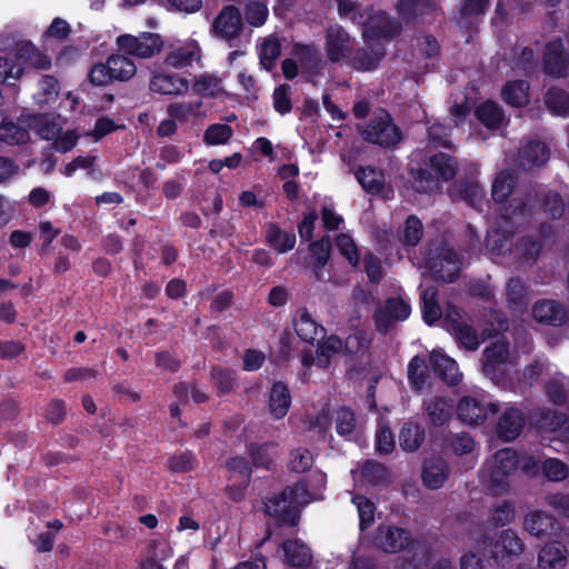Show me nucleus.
<instances>
[{
    "instance_id": "1",
    "label": "nucleus",
    "mask_w": 569,
    "mask_h": 569,
    "mask_svg": "<svg viewBox=\"0 0 569 569\" xmlns=\"http://www.w3.org/2000/svg\"><path fill=\"white\" fill-rule=\"evenodd\" d=\"M339 13L365 26L363 38L371 48V53L366 50L359 51L353 58V67L361 71H368L377 67L385 54L382 39H390L396 36L400 28L391 21L385 12H377L365 19L362 13L357 12V4L352 0H337Z\"/></svg>"
},
{
    "instance_id": "2",
    "label": "nucleus",
    "mask_w": 569,
    "mask_h": 569,
    "mask_svg": "<svg viewBox=\"0 0 569 569\" xmlns=\"http://www.w3.org/2000/svg\"><path fill=\"white\" fill-rule=\"evenodd\" d=\"M28 67L47 70L51 58L29 40H20L4 51H0V83L14 84L26 73Z\"/></svg>"
},
{
    "instance_id": "3",
    "label": "nucleus",
    "mask_w": 569,
    "mask_h": 569,
    "mask_svg": "<svg viewBox=\"0 0 569 569\" xmlns=\"http://www.w3.org/2000/svg\"><path fill=\"white\" fill-rule=\"evenodd\" d=\"M529 212L521 200L512 199L508 207L503 208L501 212L499 227L491 229L487 234V248L497 254L511 250L509 240L506 234L511 230L508 228L519 227L527 221Z\"/></svg>"
},
{
    "instance_id": "4",
    "label": "nucleus",
    "mask_w": 569,
    "mask_h": 569,
    "mask_svg": "<svg viewBox=\"0 0 569 569\" xmlns=\"http://www.w3.org/2000/svg\"><path fill=\"white\" fill-rule=\"evenodd\" d=\"M310 498L303 488L288 487L264 501V511L284 523L296 525L300 508L308 505Z\"/></svg>"
},
{
    "instance_id": "5",
    "label": "nucleus",
    "mask_w": 569,
    "mask_h": 569,
    "mask_svg": "<svg viewBox=\"0 0 569 569\" xmlns=\"http://www.w3.org/2000/svg\"><path fill=\"white\" fill-rule=\"evenodd\" d=\"M28 128L33 129L42 139L54 141V148L60 152H68L78 141L79 136L72 131H62L60 119L46 114H27L22 119Z\"/></svg>"
},
{
    "instance_id": "6",
    "label": "nucleus",
    "mask_w": 569,
    "mask_h": 569,
    "mask_svg": "<svg viewBox=\"0 0 569 569\" xmlns=\"http://www.w3.org/2000/svg\"><path fill=\"white\" fill-rule=\"evenodd\" d=\"M518 457L512 449H502L486 462L483 477L495 492L506 491L516 471Z\"/></svg>"
},
{
    "instance_id": "7",
    "label": "nucleus",
    "mask_w": 569,
    "mask_h": 569,
    "mask_svg": "<svg viewBox=\"0 0 569 569\" xmlns=\"http://www.w3.org/2000/svg\"><path fill=\"white\" fill-rule=\"evenodd\" d=\"M137 73L132 59L122 53L111 54L104 63L92 67L89 78L93 84L104 86L111 81H128Z\"/></svg>"
},
{
    "instance_id": "8",
    "label": "nucleus",
    "mask_w": 569,
    "mask_h": 569,
    "mask_svg": "<svg viewBox=\"0 0 569 569\" xmlns=\"http://www.w3.org/2000/svg\"><path fill=\"white\" fill-rule=\"evenodd\" d=\"M430 171L419 172L415 188L419 192H433L440 188L441 181H448L456 174L457 166L446 153H438L430 159Z\"/></svg>"
},
{
    "instance_id": "9",
    "label": "nucleus",
    "mask_w": 569,
    "mask_h": 569,
    "mask_svg": "<svg viewBox=\"0 0 569 569\" xmlns=\"http://www.w3.org/2000/svg\"><path fill=\"white\" fill-rule=\"evenodd\" d=\"M116 44L119 51L139 59H150L163 48L161 37L152 32H141L139 36L120 34L116 39Z\"/></svg>"
},
{
    "instance_id": "10",
    "label": "nucleus",
    "mask_w": 569,
    "mask_h": 569,
    "mask_svg": "<svg viewBox=\"0 0 569 569\" xmlns=\"http://www.w3.org/2000/svg\"><path fill=\"white\" fill-rule=\"evenodd\" d=\"M361 133L367 141L385 147L393 146L401 139L398 127L392 123L389 113L385 110L375 114Z\"/></svg>"
},
{
    "instance_id": "11",
    "label": "nucleus",
    "mask_w": 569,
    "mask_h": 569,
    "mask_svg": "<svg viewBox=\"0 0 569 569\" xmlns=\"http://www.w3.org/2000/svg\"><path fill=\"white\" fill-rule=\"evenodd\" d=\"M498 412V405L485 398L467 396L457 406L458 418L469 426L483 425Z\"/></svg>"
},
{
    "instance_id": "12",
    "label": "nucleus",
    "mask_w": 569,
    "mask_h": 569,
    "mask_svg": "<svg viewBox=\"0 0 569 569\" xmlns=\"http://www.w3.org/2000/svg\"><path fill=\"white\" fill-rule=\"evenodd\" d=\"M202 50L196 39L173 40L168 46L164 64L172 69H184L200 62Z\"/></svg>"
},
{
    "instance_id": "13",
    "label": "nucleus",
    "mask_w": 569,
    "mask_h": 569,
    "mask_svg": "<svg viewBox=\"0 0 569 569\" xmlns=\"http://www.w3.org/2000/svg\"><path fill=\"white\" fill-rule=\"evenodd\" d=\"M342 341L336 337H328L316 350L307 348L301 352V365L303 372L301 373V380L307 381V370L316 366L318 368H327L333 356L338 355L342 350Z\"/></svg>"
},
{
    "instance_id": "14",
    "label": "nucleus",
    "mask_w": 569,
    "mask_h": 569,
    "mask_svg": "<svg viewBox=\"0 0 569 569\" xmlns=\"http://www.w3.org/2000/svg\"><path fill=\"white\" fill-rule=\"evenodd\" d=\"M488 548H490V553L495 561L498 565H503L507 557L519 555L523 549V545L515 531L505 530L496 542H488L483 539L476 546L477 552L483 555Z\"/></svg>"
},
{
    "instance_id": "15",
    "label": "nucleus",
    "mask_w": 569,
    "mask_h": 569,
    "mask_svg": "<svg viewBox=\"0 0 569 569\" xmlns=\"http://www.w3.org/2000/svg\"><path fill=\"white\" fill-rule=\"evenodd\" d=\"M375 541L387 552H399L405 548L413 550L421 548L420 542L412 540L407 530L389 525H381L378 528Z\"/></svg>"
},
{
    "instance_id": "16",
    "label": "nucleus",
    "mask_w": 569,
    "mask_h": 569,
    "mask_svg": "<svg viewBox=\"0 0 569 569\" xmlns=\"http://www.w3.org/2000/svg\"><path fill=\"white\" fill-rule=\"evenodd\" d=\"M411 312L408 301L403 298H391L375 312V322L378 331L387 332L397 321L406 320Z\"/></svg>"
},
{
    "instance_id": "17",
    "label": "nucleus",
    "mask_w": 569,
    "mask_h": 569,
    "mask_svg": "<svg viewBox=\"0 0 569 569\" xmlns=\"http://www.w3.org/2000/svg\"><path fill=\"white\" fill-rule=\"evenodd\" d=\"M149 88L158 94L183 96L189 90V81L177 73L156 69L152 71Z\"/></svg>"
},
{
    "instance_id": "18",
    "label": "nucleus",
    "mask_w": 569,
    "mask_h": 569,
    "mask_svg": "<svg viewBox=\"0 0 569 569\" xmlns=\"http://www.w3.org/2000/svg\"><path fill=\"white\" fill-rule=\"evenodd\" d=\"M446 321L449 323L451 330L461 346L469 350H475L479 347L480 340L473 329L463 322L462 315L459 309L449 307L446 313Z\"/></svg>"
},
{
    "instance_id": "19",
    "label": "nucleus",
    "mask_w": 569,
    "mask_h": 569,
    "mask_svg": "<svg viewBox=\"0 0 569 569\" xmlns=\"http://www.w3.org/2000/svg\"><path fill=\"white\" fill-rule=\"evenodd\" d=\"M241 27L242 22L239 10L228 6L214 19L212 30L220 38L232 40L239 36Z\"/></svg>"
},
{
    "instance_id": "20",
    "label": "nucleus",
    "mask_w": 569,
    "mask_h": 569,
    "mask_svg": "<svg viewBox=\"0 0 569 569\" xmlns=\"http://www.w3.org/2000/svg\"><path fill=\"white\" fill-rule=\"evenodd\" d=\"M292 54L299 62L302 73L310 81H313L325 66L321 53L312 46L296 44Z\"/></svg>"
},
{
    "instance_id": "21",
    "label": "nucleus",
    "mask_w": 569,
    "mask_h": 569,
    "mask_svg": "<svg viewBox=\"0 0 569 569\" xmlns=\"http://www.w3.org/2000/svg\"><path fill=\"white\" fill-rule=\"evenodd\" d=\"M525 418L520 409L513 406H506L498 422V435L506 441L516 439L522 427Z\"/></svg>"
},
{
    "instance_id": "22",
    "label": "nucleus",
    "mask_w": 569,
    "mask_h": 569,
    "mask_svg": "<svg viewBox=\"0 0 569 569\" xmlns=\"http://www.w3.org/2000/svg\"><path fill=\"white\" fill-rule=\"evenodd\" d=\"M326 51L332 62L340 61L350 52V37L339 26H332L327 30Z\"/></svg>"
},
{
    "instance_id": "23",
    "label": "nucleus",
    "mask_w": 569,
    "mask_h": 569,
    "mask_svg": "<svg viewBox=\"0 0 569 569\" xmlns=\"http://www.w3.org/2000/svg\"><path fill=\"white\" fill-rule=\"evenodd\" d=\"M452 401L441 396H433L423 400V411L428 421L433 426H442L452 415Z\"/></svg>"
},
{
    "instance_id": "24",
    "label": "nucleus",
    "mask_w": 569,
    "mask_h": 569,
    "mask_svg": "<svg viewBox=\"0 0 569 569\" xmlns=\"http://www.w3.org/2000/svg\"><path fill=\"white\" fill-rule=\"evenodd\" d=\"M201 108V101H174L168 104L167 114L178 123L184 124L203 119L206 114Z\"/></svg>"
},
{
    "instance_id": "25",
    "label": "nucleus",
    "mask_w": 569,
    "mask_h": 569,
    "mask_svg": "<svg viewBox=\"0 0 569 569\" xmlns=\"http://www.w3.org/2000/svg\"><path fill=\"white\" fill-rule=\"evenodd\" d=\"M483 371L492 379L497 378L501 367H505L509 359V353L503 341H497L490 347H487L483 352Z\"/></svg>"
},
{
    "instance_id": "26",
    "label": "nucleus",
    "mask_w": 569,
    "mask_h": 569,
    "mask_svg": "<svg viewBox=\"0 0 569 569\" xmlns=\"http://www.w3.org/2000/svg\"><path fill=\"white\" fill-rule=\"evenodd\" d=\"M429 268L436 276L446 282H451L460 270V262L456 252L451 249H443L441 259H432L429 261Z\"/></svg>"
},
{
    "instance_id": "27",
    "label": "nucleus",
    "mask_w": 569,
    "mask_h": 569,
    "mask_svg": "<svg viewBox=\"0 0 569 569\" xmlns=\"http://www.w3.org/2000/svg\"><path fill=\"white\" fill-rule=\"evenodd\" d=\"M430 363L435 372L448 385H456L460 381L462 375L459 371L457 362L440 350H433L430 353Z\"/></svg>"
},
{
    "instance_id": "28",
    "label": "nucleus",
    "mask_w": 569,
    "mask_h": 569,
    "mask_svg": "<svg viewBox=\"0 0 569 569\" xmlns=\"http://www.w3.org/2000/svg\"><path fill=\"white\" fill-rule=\"evenodd\" d=\"M549 158L547 147L539 141H528L518 152V162L523 169H532L546 163Z\"/></svg>"
},
{
    "instance_id": "29",
    "label": "nucleus",
    "mask_w": 569,
    "mask_h": 569,
    "mask_svg": "<svg viewBox=\"0 0 569 569\" xmlns=\"http://www.w3.org/2000/svg\"><path fill=\"white\" fill-rule=\"evenodd\" d=\"M545 70L552 77H561L565 74L568 66V57L563 52L560 41L550 42L545 51Z\"/></svg>"
},
{
    "instance_id": "30",
    "label": "nucleus",
    "mask_w": 569,
    "mask_h": 569,
    "mask_svg": "<svg viewBox=\"0 0 569 569\" xmlns=\"http://www.w3.org/2000/svg\"><path fill=\"white\" fill-rule=\"evenodd\" d=\"M356 178L367 192L389 198L390 190L386 187V179L381 171L369 167L362 168L357 171Z\"/></svg>"
},
{
    "instance_id": "31",
    "label": "nucleus",
    "mask_w": 569,
    "mask_h": 569,
    "mask_svg": "<svg viewBox=\"0 0 569 569\" xmlns=\"http://www.w3.org/2000/svg\"><path fill=\"white\" fill-rule=\"evenodd\" d=\"M532 316L540 323L559 326L563 322L566 313L561 306L552 300H541L535 303Z\"/></svg>"
},
{
    "instance_id": "32",
    "label": "nucleus",
    "mask_w": 569,
    "mask_h": 569,
    "mask_svg": "<svg viewBox=\"0 0 569 569\" xmlns=\"http://www.w3.org/2000/svg\"><path fill=\"white\" fill-rule=\"evenodd\" d=\"M477 119L489 130H498L507 122L503 110L493 101L479 104L475 111Z\"/></svg>"
},
{
    "instance_id": "33",
    "label": "nucleus",
    "mask_w": 569,
    "mask_h": 569,
    "mask_svg": "<svg viewBox=\"0 0 569 569\" xmlns=\"http://www.w3.org/2000/svg\"><path fill=\"white\" fill-rule=\"evenodd\" d=\"M448 478V466L440 458L429 459L422 469V481L429 489H438L443 486Z\"/></svg>"
},
{
    "instance_id": "34",
    "label": "nucleus",
    "mask_w": 569,
    "mask_h": 569,
    "mask_svg": "<svg viewBox=\"0 0 569 569\" xmlns=\"http://www.w3.org/2000/svg\"><path fill=\"white\" fill-rule=\"evenodd\" d=\"M286 561L292 567L305 568L311 563L312 555L310 549L300 540H287L282 545Z\"/></svg>"
},
{
    "instance_id": "35",
    "label": "nucleus",
    "mask_w": 569,
    "mask_h": 569,
    "mask_svg": "<svg viewBox=\"0 0 569 569\" xmlns=\"http://www.w3.org/2000/svg\"><path fill=\"white\" fill-rule=\"evenodd\" d=\"M291 396L287 385L282 382L273 383L269 395V411L276 419L283 418L290 407Z\"/></svg>"
},
{
    "instance_id": "36",
    "label": "nucleus",
    "mask_w": 569,
    "mask_h": 569,
    "mask_svg": "<svg viewBox=\"0 0 569 569\" xmlns=\"http://www.w3.org/2000/svg\"><path fill=\"white\" fill-rule=\"evenodd\" d=\"M567 551L559 543L546 545L539 552L538 565L540 569H565Z\"/></svg>"
},
{
    "instance_id": "37",
    "label": "nucleus",
    "mask_w": 569,
    "mask_h": 569,
    "mask_svg": "<svg viewBox=\"0 0 569 569\" xmlns=\"http://www.w3.org/2000/svg\"><path fill=\"white\" fill-rule=\"evenodd\" d=\"M26 117L27 114L22 116L17 123L3 120L0 124V141L11 146L27 143L30 134L27 130L28 123L22 121Z\"/></svg>"
},
{
    "instance_id": "38",
    "label": "nucleus",
    "mask_w": 569,
    "mask_h": 569,
    "mask_svg": "<svg viewBox=\"0 0 569 569\" xmlns=\"http://www.w3.org/2000/svg\"><path fill=\"white\" fill-rule=\"evenodd\" d=\"M553 519L543 511H531L525 516L523 529L535 537L546 536L553 528Z\"/></svg>"
},
{
    "instance_id": "39",
    "label": "nucleus",
    "mask_w": 569,
    "mask_h": 569,
    "mask_svg": "<svg viewBox=\"0 0 569 569\" xmlns=\"http://www.w3.org/2000/svg\"><path fill=\"white\" fill-rule=\"evenodd\" d=\"M503 100L512 107H523L529 102V84L526 81H510L501 91Z\"/></svg>"
},
{
    "instance_id": "40",
    "label": "nucleus",
    "mask_w": 569,
    "mask_h": 569,
    "mask_svg": "<svg viewBox=\"0 0 569 569\" xmlns=\"http://www.w3.org/2000/svg\"><path fill=\"white\" fill-rule=\"evenodd\" d=\"M192 89L198 96L203 98H213L223 92L221 79L216 74L207 72L194 77Z\"/></svg>"
},
{
    "instance_id": "41",
    "label": "nucleus",
    "mask_w": 569,
    "mask_h": 569,
    "mask_svg": "<svg viewBox=\"0 0 569 569\" xmlns=\"http://www.w3.org/2000/svg\"><path fill=\"white\" fill-rule=\"evenodd\" d=\"M333 419L336 431L339 436L347 439H352L356 436L359 425L356 415L351 409L346 407L338 409Z\"/></svg>"
},
{
    "instance_id": "42",
    "label": "nucleus",
    "mask_w": 569,
    "mask_h": 569,
    "mask_svg": "<svg viewBox=\"0 0 569 569\" xmlns=\"http://www.w3.org/2000/svg\"><path fill=\"white\" fill-rule=\"evenodd\" d=\"M266 240L278 253H284L293 249L296 234L293 232L283 231L276 224H270L266 232Z\"/></svg>"
},
{
    "instance_id": "43",
    "label": "nucleus",
    "mask_w": 569,
    "mask_h": 569,
    "mask_svg": "<svg viewBox=\"0 0 569 569\" xmlns=\"http://www.w3.org/2000/svg\"><path fill=\"white\" fill-rule=\"evenodd\" d=\"M295 330L301 340L312 342L321 333L322 328L306 310H299L295 318Z\"/></svg>"
},
{
    "instance_id": "44",
    "label": "nucleus",
    "mask_w": 569,
    "mask_h": 569,
    "mask_svg": "<svg viewBox=\"0 0 569 569\" xmlns=\"http://www.w3.org/2000/svg\"><path fill=\"white\" fill-rule=\"evenodd\" d=\"M425 439V430L415 422H407L399 432V443L405 451L417 450Z\"/></svg>"
},
{
    "instance_id": "45",
    "label": "nucleus",
    "mask_w": 569,
    "mask_h": 569,
    "mask_svg": "<svg viewBox=\"0 0 569 569\" xmlns=\"http://www.w3.org/2000/svg\"><path fill=\"white\" fill-rule=\"evenodd\" d=\"M310 252L318 262L319 267L316 268L315 274L319 281H328L329 273L323 269L329 260L330 256V241L328 239H321L320 241L310 244Z\"/></svg>"
},
{
    "instance_id": "46",
    "label": "nucleus",
    "mask_w": 569,
    "mask_h": 569,
    "mask_svg": "<svg viewBox=\"0 0 569 569\" xmlns=\"http://www.w3.org/2000/svg\"><path fill=\"white\" fill-rule=\"evenodd\" d=\"M436 298L437 290L433 287H428L421 292L422 316L428 325H432L441 317V310Z\"/></svg>"
},
{
    "instance_id": "47",
    "label": "nucleus",
    "mask_w": 569,
    "mask_h": 569,
    "mask_svg": "<svg viewBox=\"0 0 569 569\" xmlns=\"http://www.w3.org/2000/svg\"><path fill=\"white\" fill-rule=\"evenodd\" d=\"M351 473L356 482L367 481L372 485L386 478L385 467L375 461H367L360 470H352Z\"/></svg>"
},
{
    "instance_id": "48",
    "label": "nucleus",
    "mask_w": 569,
    "mask_h": 569,
    "mask_svg": "<svg viewBox=\"0 0 569 569\" xmlns=\"http://www.w3.org/2000/svg\"><path fill=\"white\" fill-rule=\"evenodd\" d=\"M281 48L277 38H264L259 46V58L261 66L270 71L280 54Z\"/></svg>"
},
{
    "instance_id": "49",
    "label": "nucleus",
    "mask_w": 569,
    "mask_h": 569,
    "mask_svg": "<svg viewBox=\"0 0 569 569\" xmlns=\"http://www.w3.org/2000/svg\"><path fill=\"white\" fill-rule=\"evenodd\" d=\"M148 556L152 563L159 565L173 556V548L166 538L158 536L150 540Z\"/></svg>"
},
{
    "instance_id": "50",
    "label": "nucleus",
    "mask_w": 569,
    "mask_h": 569,
    "mask_svg": "<svg viewBox=\"0 0 569 569\" xmlns=\"http://www.w3.org/2000/svg\"><path fill=\"white\" fill-rule=\"evenodd\" d=\"M232 129L228 124L213 123L209 126L203 134V141L208 146L226 144L232 137Z\"/></svg>"
},
{
    "instance_id": "51",
    "label": "nucleus",
    "mask_w": 569,
    "mask_h": 569,
    "mask_svg": "<svg viewBox=\"0 0 569 569\" xmlns=\"http://www.w3.org/2000/svg\"><path fill=\"white\" fill-rule=\"evenodd\" d=\"M58 93V81L53 77L44 76L39 81V89L34 94V99L39 104H49L57 99Z\"/></svg>"
},
{
    "instance_id": "52",
    "label": "nucleus",
    "mask_w": 569,
    "mask_h": 569,
    "mask_svg": "<svg viewBox=\"0 0 569 569\" xmlns=\"http://www.w3.org/2000/svg\"><path fill=\"white\" fill-rule=\"evenodd\" d=\"M425 360L420 357H413L408 366V378L416 390L420 391L423 389L427 382L428 372Z\"/></svg>"
},
{
    "instance_id": "53",
    "label": "nucleus",
    "mask_w": 569,
    "mask_h": 569,
    "mask_svg": "<svg viewBox=\"0 0 569 569\" xmlns=\"http://www.w3.org/2000/svg\"><path fill=\"white\" fill-rule=\"evenodd\" d=\"M545 102L548 109L555 114H566L569 112V94L560 89H550Z\"/></svg>"
},
{
    "instance_id": "54",
    "label": "nucleus",
    "mask_w": 569,
    "mask_h": 569,
    "mask_svg": "<svg viewBox=\"0 0 569 569\" xmlns=\"http://www.w3.org/2000/svg\"><path fill=\"white\" fill-rule=\"evenodd\" d=\"M516 511L512 502L502 501L496 505L489 513L488 521L496 527L506 526L515 518Z\"/></svg>"
},
{
    "instance_id": "55",
    "label": "nucleus",
    "mask_w": 569,
    "mask_h": 569,
    "mask_svg": "<svg viewBox=\"0 0 569 569\" xmlns=\"http://www.w3.org/2000/svg\"><path fill=\"white\" fill-rule=\"evenodd\" d=\"M250 455L256 466L269 467L277 455V445L274 442L252 445L250 447Z\"/></svg>"
},
{
    "instance_id": "56",
    "label": "nucleus",
    "mask_w": 569,
    "mask_h": 569,
    "mask_svg": "<svg viewBox=\"0 0 569 569\" xmlns=\"http://www.w3.org/2000/svg\"><path fill=\"white\" fill-rule=\"evenodd\" d=\"M515 178L508 171H501L492 183V198L495 201H503L512 191Z\"/></svg>"
},
{
    "instance_id": "57",
    "label": "nucleus",
    "mask_w": 569,
    "mask_h": 569,
    "mask_svg": "<svg viewBox=\"0 0 569 569\" xmlns=\"http://www.w3.org/2000/svg\"><path fill=\"white\" fill-rule=\"evenodd\" d=\"M326 482H327V477L323 472L321 471H315L311 476H310V479L308 481V483H302V482H299L295 486V488H303L308 496L310 498V502L312 500H319V499H322L323 495H322V491L326 487Z\"/></svg>"
},
{
    "instance_id": "58",
    "label": "nucleus",
    "mask_w": 569,
    "mask_h": 569,
    "mask_svg": "<svg viewBox=\"0 0 569 569\" xmlns=\"http://www.w3.org/2000/svg\"><path fill=\"white\" fill-rule=\"evenodd\" d=\"M228 469L240 477L241 487L232 492V498L238 500L242 496L243 488L250 473L249 463L244 458L236 457L228 462Z\"/></svg>"
},
{
    "instance_id": "59",
    "label": "nucleus",
    "mask_w": 569,
    "mask_h": 569,
    "mask_svg": "<svg viewBox=\"0 0 569 569\" xmlns=\"http://www.w3.org/2000/svg\"><path fill=\"white\" fill-rule=\"evenodd\" d=\"M269 10L262 2L252 1L246 6L244 17L252 27H261L267 21Z\"/></svg>"
},
{
    "instance_id": "60",
    "label": "nucleus",
    "mask_w": 569,
    "mask_h": 569,
    "mask_svg": "<svg viewBox=\"0 0 569 569\" xmlns=\"http://www.w3.org/2000/svg\"><path fill=\"white\" fill-rule=\"evenodd\" d=\"M507 297L512 310H521L527 298L523 284L517 279H510L507 284Z\"/></svg>"
},
{
    "instance_id": "61",
    "label": "nucleus",
    "mask_w": 569,
    "mask_h": 569,
    "mask_svg": "<svg viewBox=\"0 0 569 569\" xmlns=\"http://www.w3.org/2000/svg\"><path fill=\"white\" fill-rule=\"evenodd\" d=\"M359 513V526L365 530L373 521L375 506L373 503L362 496H356L352 499Z\"/></svg>"
},
{
    "instance_id": "62",
    "label": "nucleus",
    "mask_w": 569,
    "mask_h": 569,
    "mask_svg": "<svg viewBox=\"0 0 569 569\" xmlns=\"http://www.w3.org/2000/svg\"><path fill=\"white\" fill-rule=\"evenodd\" d=\"M431 7L429 0H399L397 3L399 13L408 18L422 14Z\"/></svg>"
},
{
    "instance_id": "63",
    "label": "nucleus",
    "mask_w": 569,
    "mask_h": 569,
    "mask_svg": "<svg viewBox=\"0 0 569 569\" xmlns=\"http://www.w3.org/2000/svg\"><path fill=\"white\" fill-rule=\"evenodd\" d=\"M542 471L551 481H561L567 478L569 468L559 459L550 458L543 461Z\"/></svg>"
},
{
    "instance_id": "64",
    "label": "nucleus",
    "mask_w": 569,
    "mask_h": 569,
    "mask_svg": "<svg viewBox=\"0 0 569 569\" xmlns=\"http://www.w3.org/2000/svg\"><path fill=\"white\" fill-rule=\"evenodd\" d=\"M449 446L457 456H471L473 457L475 441L467 433H458L451 437Z\"/></svg>"
}]
</instances>
